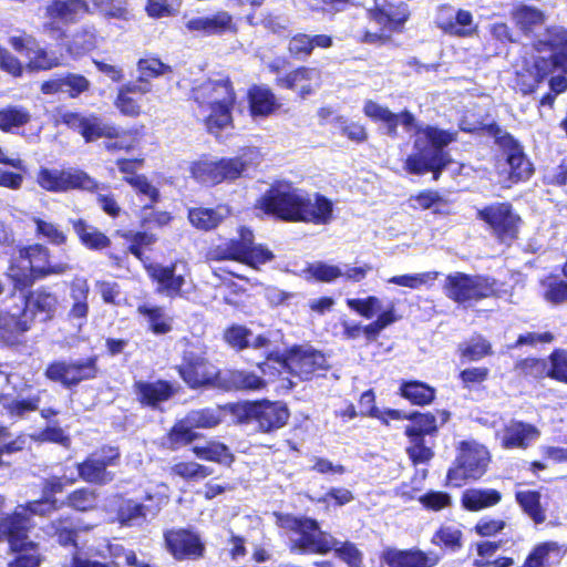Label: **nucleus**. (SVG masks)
Wrapping results in <instances>:
<instances>
[{
    "label": "nucleus",
    "mask_w": 567,
    "mask_h": 567,
    "mask_svg": "<svg viewBox=\"0 0 567 567\" xmlns=\"http://www.w3.org/2000/svg\"><path fill=\"white\" fill-rule=\"evenodd\" d=\"M276 258L267 244L257 243L254 230L248 226H239L237 236L225 244L209 247L205 251V260L210 262L235 261L258 270L261 266Z\"/></svg>",
    "instance_id": "20e7f679"
},
{
    "label": "nucleus",
    "mask_w": 567,
    "mask_h": 567,
    "mask_svg": "<svg viewBox=\"0 0 567 567\" xmlns=\"http://www.w3.org/2000/svg\"><path fill=\"white\" fill-rule=\"evenodd\" d=\"M176 370L187 388L192 390H219L223 370L218 369L205 352L184 351Z\"/></svg>",
    "instance_id": "dca6fc26"
},
{
    "label": "nucleus",
    "mask_w": 567,
    "mask_h": 567,
    "mask_svg": "<svg viewBox=\"0 0 567 567\" xmlns=\"http://www.w3.org/2000/svg\"><path fill=\"white\" fill-rule=\"evenodd\" d=\"M72 270L66 261H53L50 259V250L41 244L20 247L18 256L13 258L9 269V276L16 281L17 287H28L34 279L51 275H64Z\"/></svg>",
    "instance_id": "39448f33"
},
{
    "label": "nucleus",
    "mask_w": 567,
    "mask_h": 567,
    "mask_svg": "<svg viewBox=\"0 0 567 567\" xmlns=\"http://www.w3.org/2000/svg\"><path fill=\"white\" fill-rule=\"evenodd\" d=\"M400 319L401 316L396 313L395 306L391 302L373 321L362 326V334L368 341H375L385 328L398 322Z\"/></svg>",
    "instance_id": "864d4df0"
},
{
    "label": "nucleus",
    "mask_w": 567,
    "mask_h": 567,
    "mask_svg": "<svg viewBox=\"0 0 567 567\" xmlns=\"http://www.w3.org/2000/svg\"><path fill=\"white\" fill-rule=\"evenodd\" d=\"M73 230L81 244L91 250H102L111 245L110 238L83 219L72 220Z\"/></svg>",
    "instance_id": "37998d69"
},
{
    "label": "nucleus",
    "mask_w": 567,
    "mask_h": 567,
    "mask_svg": "<svg viewBox=\"0 0 567 567\" xmlns=\"http://www.w3.org/2000/svg\"><path fill=\"white\" fill-rule=\"evenodd\" d=\"M450 419L451 412L444 409L436 410L435 413L431 411H412L411 413L405 414L404 420H409L410 424L404 427V433L436 437L440 426L447 423Z\"/></svg>",
    "instance_id": "72a5a7b5"
},
{
    "label": "nucleus",
    "mask_w": 567,
    "mask_h": 567,
    "mask_svg": "<svg viewBox=\"0 0 567 567\" xmlns=\"http://www.w3.org/2000/svg\"><path fill=\"white\" fill-rule=\"evenodd\" d=\"M96 373V358H87L75 361H53L47 367L44 375L65 388H72L82 381L94 379Z\"/></svg>",
    "instance_id": "aec40b11"
},
{
    "label": "nucleus",
    "mask_w": 567,
    "mask_h": 567,
    "mask_svg": "<svg viewBox=\"0 0 567 567\" xmlns=\"http://www.w3.org/2000/svg\"><path fill=\"white\" fill-rule=\"evenodd\" d=\"M532 48L538 53L549 51L547 56L538 55L533 60L534 79L530 83L523 81L518 74L517 84L523 94L534 93L539 84L555 71L567 74V28L551 24L544 29L543 37L532 41Z\"/></svg>",
    "instance_id": "7ed1b4c3"
},
{
    "label": "nucleus",
    "mask_w": 567,
    "mask_h": 567,
    "mask_svg": "<svg viewBox=\"0 0 567 567\" xmlns=\"http://www.w3.org/2000/svg\"><path fill=\"white\" fill-rule=\"evenodd\" d=\"M329 364L321 351L303 350L299 346L291 348V359L289 373L301 380H310L320 371H327Z\"/></svg>",
    "instance_id": "c85d7f7f"
},
{
    "label": "nucleus",
    "mask_w": 567,
    "mask_h": 567,
    "mask_svg": "<svg viewBox=\"0 0 567 567\" xmlns=\"http://www.w3.org/2000/svg\"><path fill=\"white\" fill-rule=\"evenodd\" d=\"M505 167L498 172L503 188L527 182L535 173V168L528 156L522 148V144H499Z\"/></svg>",
    "instance_id": "412c9836"
},
{
    "label": "nucleus",
    "mask_w": 567,
    "mask_h": 567,
    "mask_svg": "<svg viewBox=\"0 0 567 567\" xmlns=\"http://www.w3.org/2000/svg\"><path fill=\"white\" fill-rule=\"evenodd\" d=\"M332 550L348 567H363V554L354 543L349 540L339 542L333 538Z\"/></svg>",
    "instance_id": "338daca9"
},
{
    "label": "nucleus",
    "mask_w": 567,
    "mask_h": 567,
    "mask_svg": "<svg viewBox=\"0 0 567 567\" xmlns=\"http://www.w3.org/2000/svg\"><path fill=\"white\" fill-rule=\"evenodd\" d=\"M436 27L445 34L456 38H471L477 32L473 14L464 9H458L454 18H444L440 13L436 18Z\"/></svg>",
    "instance_id": "4c0bfd02"
},
{
    "label": "nucleus",
    "mask_w": 567,
    "mask_h": 567,
    "mask_svg": "<svg viewBox=\"0 0 567 567\" xmlns=\"http://www.w3.org/2000/svg\"><path fill=\"white\" fill-rule=\"evenodd\" d=\"M193 99L199 109L209 110L204 118L208 133L218 137L234 127L233 111L237 105V92L229 75L206 80L194 90Z\"/></svg>",
    "instance_id": "f03ea898"
},
{
    "label": "nucleus",
    "mask_w": 567,
    "mask_h": 567,
    "mask_svg": "<svg viewBox=\"0 0 567 567\" xmlns=\"http://www.w3.org/2000/svg\"><path fill=\"white\" fill-rule=\"evenodd\" d=\"M267 388V381L254 371L227 369L221 372L219 390L224 392H257Z\"/></svg>",
    "instance_id": "7c9ffc66"
},
{
    "label": "nucleus",
    "mask_w": 567,
    "mask_h": 567,
    "mask_svg": "<svg viewBox=\"0 0 567 567\" xmlns=\"http://www.w3.org/2000/svg\"><path fill=\"white\" fill-rule=\"evenodd\" d=\"M122 130L105 123L100 116L90 114L85 117L81 135L85 142L99 138H118Z\"/></svg>",
    "instance_id": "a18cd8bd"
},
{
    "label": "nucleus",
    "mask_w": 567,
    "mask_h": 567,
    "mask_svg": "<svg viewBox=\"0 0 567 567\" xmlns=\"http://www.w3.org/2000/svg\"><path fill=\"white\" fill-rule=\"evenodd\" d=\"M289 417L288 406L280 401L262 399L244 405L246 423L252 424L258 433L272 434L286 426Z\"/></svg>",
    "instance_id": "f3484780"
},
{
    "label": "nucleus",
    "mask_w": 567,
    "mask_h": 567,
    "mask_svg": "<svg viewBox=\"0 0 567 567\" xmlns=\"http://www.w3.org/2000/svg\"><path fill=\"white\" fill-rule=\"evenodd\" d=\"M120 453L116 447L105 446L101 451L92 453L85 461L78 463L79 477L86 483L105 485L113 481L114 475L107 466L115 464Z\"/></svg>",
    "instance_id": "4be33fe9"
},
{
    "label": "nucleus",
    "mask_w": 567,
    "mask_h": 567,
    "mask_svg": "<svg viewBox=\"0 0 567 567\" xmlns=\"http://www.w3.org/2000/svg\"><path fill=\"white\" fill-rule=\"evenodd\" d=\"M491 453L476 441H461L457 454L445 476V485L462 487L481 480L488 470Z\"/></svg>",
    "instance_id": "6e6552de"
},
{
    "label": "nucleus",
    "mask_w": 567,
    "mask_h": 567,
    "mask_svg": "<svg viewBox=\"0 0 567 567\" xmlns=\"http://www.w3.org/2000/svg\"><path fill=\"white\" fill-rule=\"evenodd\" d=\"M367 18L379 27V31L365 30L360 41L362 43H388L393 34L402 33L411 19L410 6L402 0H373L365 10Z\"/></svg>",
    "instance_id": "0eeeda50"
},
{
    "label": "nucleus",
    "mask_w": 567,
    "mask_h": 567,
    "mask_svg": "<svg viewBox=\"0 0 567 567\" xmlns=\"http://www.w3.org/2000/svg\"><path fill=\"white\" fill-rule=\"evenodd\" d=\"M186 422L195 429L215 427L221 422V410L219 406L192 410L186 415Z\"/></svg>",
    "instance_id": "e2e57ef3"
},
{
    "label": "nucleus",
    "mask_w": 567,
    "mask_h": 567,
    "mask_svg": "<svg viewBox=\"0 0 567 567\" xmlns=\"http://www.w3.org/2000/svg\"><path fill=\"white\" fill-rule=\"evenodd\" d=\"M229 215L226 206L217 207L196 206L187 209V219L190 226L199 231L209 233L216 230Z\"/></svg>",
    "instance_id": "c9c22d12"
},
{
    "label": "nucleus",
    "mask_w": 567,
    "mask_h": 567,
    "mask_svg": "<svg viewBox=\"0 0 567 567\" xmlns=\"http://www.w3.org/2000/svg\"><path fill=\"white\" fill-rule=\"evenodd\" d=\"M246 168V163L239 157L221 158L219 161H197L190 166L192 177L200 184L215 186L224 181L239 178Z\"/></svg>",
    "instance_id": "6ab92c4d"
},
{
    "label": "nucleus",
    "mask_w": 567,
    "mask_h": 567,
    "mask_svg": "<svg viewBox=\"0 0 567 567\" xmlns=\"http://www.w3.org/2000/svg\"><path fill=\"white\" fill-rule=\"evenodd\" d=\"M431 544L444 551L457 553L463 547V532L454 526L441 525L433 533Z\"/></svg>",
    "instance_id": "09e8293b"
},
{
    "label": "nucleus",
    "mask_w": 567,
    "mask_h": 567,
    "mask_svg": "<svg viewBox=\"0 0 567 567\" xmlns=\"http://www.w3.org/2000/svg\"><path fill=\"white\" fill-rule=\"evenodd\" d=\"M540 499V493L535 489L518 491L515 493L516 503L536 525H540L546 520V513L542 506Z\"/></svg>",
    "instance_id": "c03bdc74"
},
{
    "label": "nucleus",
    "mask_w": 567,
    "mask_h": 567,
    "mask_svg": "<svg viewBox=\"0 0 567 567\" xmlns=\"http://www.w3.org/2000/svg\"><path fill=\"white\" fill-rule=\"evenodd\" d=\"M281 526L299 534L293 547L301 553L326 555L333 548V537L320 529L317 519L307 516L286 514Z\"/></svg>",
    "instance_id": "ddd939ff"
},
{
    "label": "nucleus",
    "mask_w": 567,
    "mask_h": 567,
    "mask_svg": "<svg viewBox=\"0 0 567 567\" xmlns=\"http://www.w3.org/2000/svg\"><path fill=\"white\" fill-rule=\"evenodd\" d=\"M169 473L185 482H199L210 476L214 470L210 466L188 460L174 463L171 466Z\"/></svg>",
    "instance_id": "8fccbe9b"
},
{
    "label": "nucleus",
    "mask_w": 567,
    "mask_h": 567,
    "mask_svg": "<svg viewBox=\"0 0 567 567\" xmlns=\"http://www.w3.org/2000/svg\"><path fill=\"white\" fill-rule=\"evenodd\" d=\"M195 427L183 421L176 422L167 432V443L171 450L176 451L182 446L188 445L200 437V434L194 431Z\"/></svg>",
    "instance_id": "052dcab7"
},
{
    "label": "nucleus",
    "mask_w": 567,
    "mask_h": 567,
    "mask_svg": "<svg viewBox=\"0 0 567 567\" xmlns=\"http://www.w3.org/2000/svg\"><path fill=\"white\" fill-rule=\"evenodd\" d=\"M409 444L405 452L413 465L426 464L434 457L432 445H427L425 437L427 435L404 433Z\"/></svg>",
    "instance_id": "5fc2aeb1"
},
{
    "label": "nucleus",
    "mask_w": 567,
    "mask_h": 567,
    "mask_svg": "<svg viewBox=\"0 0 567 567\" xmlns=\"http://www.w3.org/2000/svg\"><path fill=\"white\" fill-rule=\"evenodd\" d=\"M333 37L327 33L309 34L296 32L287 42V54L295 61H307L316 49L328 50L333 47Z\"/></svg>",
    "instance_id": "a878e982"
},
{
    "label": "nucleus",
    "mask_w": 567,
    "mask_h": 567,
    "mask_svg": "<svg viewBox=\"0 0 567 567\" xmlns=\"http://www.w3.org/2000/svg\"><path fill=\"white\" fill-rule=\"evenodd\" d=\"M333 208L332 200L326 195L315 193L311 196L288 181L274 182L254 203L258 217L318 226L332 221Z\"/></svg>",
    "instance_id": "f257e3e1"
},
{
    "label": "nucleus",
    "mask_w": 567,
    "mask_h": 567,
    "mask_svg": "<svg viewBox=\"0 0 567 567\" xmlns=\"http://www.w3.org/2000/svg\"><path fill=\"white\" fill-rule=\"evenodd\" d=\"M512 19L518 30L526 37L534 34L536 28L546 22L545 11L529 4H518L511 11Z\"/></svg>",
    "instance_id": "a19ab883"
},
{
    "label": "nucleus",
    "mask_w": 567,
    "mask_h": 567,
    "mask_svg": "<svg viewBox=\"0 0 567 567\" xmlns=\"http://www.w3.org/2000/svg\"><path fill=\"white\" fill-rule=\"evenodd\" d=\"M185 27L190 32H199L207 37L237 32L233 16L225 10H219L208 17L192 18L185 23Z\"/></svg>",
    "instance_id": "473e14b6"
},
{
    "label": "nucleus",
    "mask_w": 567,
    "mask_h": 567,
    "mask_svg": "<svg viewBox=\"0 0 567 567\" xmlns=\"http://www.w3.org/2000/svg\"><path fill=\"white\" fill-rule=\"evenodd\" d=\"M307 281L331 284L343 276V271L337 265L324 261L309 262L302 270Z\"/></svg>",
    "instance_id": "3c124183"
},
{
    "label": "nucleus",
    "mask_w": 567,
    "mask_h": 567,
    "mask_svg": "<svg viewBox=\"0 0 567 567\" xmlns=\"http://www.w3.org/2000/svg\"><path fill=\"white\" fill-rule=\"evenodd\" d=\"M166 551L177 561L200 560L205 557L206 545L198 532L189 527H174L163 534Z\"/></svg>",
    "instance_id": "a211bd4d"
},
{
    "label": "nucleus",
    "mask_w": 567,
    "mask_h": 567,
    "mask_svg": "<svg viewBox=\"0 0 567 567\" xmlns=\"http://www.w3.org/2000/svg\"><path fill=\"white\" fill-rule=\"evenodd\" d=\"M543 298L547 302L558 306L567 302V280L550 275L542 281Z\"/></svg>",
    "instance_id": "69168bd1"
},
{
    "label": "nucleus",
    "mask_w": 567,
    "mask_h": 567,
    "mask_svg": "<svg viewBox=\"0 0 567 567\" xmlns=\"http://www.w3.org/2000/svg\"><path fill=\"white\" fill-rule=\"evenodd\" d=\"M503 501L499 489L488 487H470L461 494L460 503L463 509L477 513L497 506Z\"/></svg>",
    "instance_id": "e433bc0d"
},
{
    "label": "nucleus",
    "mask_w": 567,
    "mask_h": 567,
    "mask_svg": "<svg viewBox=\"0 0 567 567\" xmlns=\"http://www.w3.org/2000/svg\"><path fill=\"white\" fill-rule=\"evenodd\" d=\"M110 550L114 558L110 561L101 563L97 560L74 557L72 567H120L122 564L136 566L137 558L133 551H125V549L118 545L110 546Z\"/></svg>",
    "instance_id": "de8ad7c7"
},
{
    "label": "nucleus",
    "mask_w": 567,
    "mask_h": 567,
    "mask_svg": "<svg viewBox=\"0 0 567 567\" xmlns=\"http://www.w3.org/2000/svg\"><path fill=\"white\" fill-rule=\"evenodd\" d=\"M141 95L142 90L137 85L126 84L118 90L115 105L121 113L137 116L140 114Z\"/></svg>",
    "instance_id": "bf43d9fd"
},
{
    "label": "nucleus",
    "mask_w": 567,
    "mask_h": 567,
    "mask_svg": "<svg viewBox=\"0 0 567 567\" xmlns=\"http://www.w3.org/2000/svg\"><path fill=\"white\" fill-rule=\"evenodd\" d=\"M540 436L539 429L524 421L512 420L497 434L504 450H526Z\"/></svg>",
    "instance_id": "cd10ccee"
},
{
    "label": "nucleus",
    "mask_w": 567,
    "mask_h": 567,
    "mask_svg": "<svg viewBox=\"0 0 567 567\" xmlns=\"http://www.w3.org/2000/svg\"><path fill=\"white\" fill-rule=\"evenodd\" d=\"M28 522L22 514L4 517L0 523V530L17 555L8 563V567H39L41 557L38 546L28 540Z\"/></svg>",
    "instance_id": "f8f14e48"
},
{
    "label": "nucleus",
    "mask_w": 567,
    "mask_h": 567,
    "mask_svg": "<svg viewBox=\"0 0 567 567\" xmlns=\"http://www.w3.org/2000/svg\"><path fill=\"white\" fill-rule=\"evenodd\" d=\"M246 100L249 115L254 118L269 117L281 107V103L268 85H250L246 92Z\"/></svg>",
    "instance_id": "2f4dec72"
},
{
    "label": "nucleus",
    "mask_w": 567,
    "mask_h": 567,
    "mask_svg": "<svg viewBox=\"0 0 567 567\" xmlns=\"http://www.w3.org/2000/svg\"><path fill=\"white\" fill-rule=\"evenodd\" d=\"M32 120L30 110L23 105H7L0 110V130L12 133Z\"/></svg>",
    "instance_id": "49530a36"
},
{
    "label": "nucleus",
    "mask_w": 567,
    "mask_h": 567,
    "mask_svg": "<svg viewBox=\"0 0 567 567\" xmlns=\"http://www.w3.org/2000/svg\"><path fill=\"white\" fill-rule=\"evenodd\" d=\"M90 528L89 525H83L70 516H64L50 522L43 530L49 537L56 538L59 544L66 546L75 544L79 532L89 530Z\"/></svg>",
    "instance_id": "ea45409f"
},
{
    "label": "nucleus",
    "mask_w": 567,
    "mask_h": 567,
    "mask_svg": "<svg viewBox=\"0 0 567 567\" xmlns=\"http://www.w3.org/2000/svg\"><path fill=\"white\" fill-rule=\"evenodd\" d=\"M30 326L27 321L19 319L16 315L0 311V341L13 342L19 334L28 331Z\"/></svg>",
    "instance_id": "680f3d73"
},
{
    "label": "nucleus",
    "mask_w": 567,
    "mask_h": 567,
    "mask_svg": "<svg viewBox=\"0 0 567 567\" xmlns=\"http://www.w3.org/2000/svg\"><path fill=\"white\" fill-rule=\"evenodd\" d=\"M514 371L518 377L527 380H544L548 378V363L543 358L526 357L514 363Z\"/></svg>",
    "instance_id": "13d9d810"
},
{
    "label": "nucleus",
    "mask_w": 567,
    "mask_h": 567,
    "mask_svg": "<svg viewBox=\"0 0 567 567\" xmlns=\"http://www.w3.org/2000/svg\"><path fill=\"white\" fill-rule=\"evenodd\" d=\"M251 334V330L246 326L233 323L224 329L223 340L229 348L240 352L250 348L249 339Z\"/></svg>",
    "instance_id": "0e129e2a"
},
{
    "label": "nucleus",
    "mask_w": 567,
    "mask_h": 567,
    "mask_svg": "<svg viewBox=\"0 0 567 567\" xmlns=\"http://www.w3.org/2000/svg\"><path fill=\"white\" fill-rule=\"evenodd\" d=\"M362 112L372 122L382 123L390 137L398 135V126L402 124L406 132L413 133L416 138L415 142L421 138L425 142H452V136L447 132L430 125L422 126L416 122L413 113L406 109L396 114L373 100H365Z\"/></svg>",
    "instance_id": "423d86ee"
},
{
    "label": "nucleus",
    "mask_w": 567,
    "mask_h": 567,
    "mask_svg": "<svg viewBox=\"0 0 567 567\" xmlns=\"http://www.w3.org/2000/svg\"><path fill=\"white\" fill-rule=\"evenodd\" d=\"M410 200L415 203L412 205L415 209L426 210L433 208L434 214H449L447 207L450 202L437 190L422 189L411 196Z\"/></svg>",
    "instance_id": "4d7b16f0"
},
{
    "label": "nucleus",
    "mask_w": 567,
    "mask_h": 567,
    "mask_svg": "<svg viewBox=\"0 0 567 567\" xmlns=\"http://www.w3.org/2000/svg\"><path fill=\"white\" fill-rule=\"evenodd\" d=\"M177 261L169 265L159 262H150L144 268L153 284L156 285V291L163 293L171 299L182 297L185 286V277L176 272Z\"/></svg>",
    "instance_id": "5701e85b"
},
{
    "label": "nucleus",
    "mask_w": 567,
    "mask_h": 567,
    "mask_svg": "<svg viewBox=\"0 0 567 567\" xmlns=\"http://www.w3.org/2000/svg\"><path fill=\"white\" fill-rule=\"evenodd\" d=\"M458 355L463 361H480L493 354L492 343L482 334H476L468 342L458 346Z\"/></svg>",
    "instance_id": "6e6d98bb"
},
{
    "label": "nucleus",
    "mask_w": 567,
    "mask_h": 567,
    "mask_svg": "<svg viewBox=\"0 0 567 567\" xmlns=\"http://www.w3.org/2000/svg\"><path fill=\"white\" fill-rule=\"evenodd\" d=\"M192 452L203 461L214 462L230 466L235 462V455L223 442L208 441L205 445H195Z\"/></svg>",
    "instance_id": "79ce46f5"
},
{
    "label": "nucleus",
    "mask_w": 567,
    "mask_h": 567,
    "mask_svg": "<svg viewBox=\"0 0 567 567\" xmlns=\"http://www.w3.org/2000/svg\"><path fill=\"white\" fill-rule=\"evenodd\" d=\"M414 151L406 156L403 169L415 176L432 175V181L437 182L442 173L453 163L449 144H414Z\"/></svg>",
    "instance_id": "2eb2a0df"
},
{
    "label": "nucleus",
    "mask_w": 567,
    "mask_h": 567,
    "mask_svg": "<svg viewBox=\"0 0 567 567\" xmlns=\"http://www.w3.org/2000/svg\"><path fill=\"white\" fill-rule=\"evenodd\" d=\"M567 554V544L546 540L536 544L519 567H553Z\"/></svg>",
    "instance_id": "f704fd0d"
},
{
    "label": "nucleus",
    "mask_w": 567,
    "mask_h": 567,
    "mask_svg": "<svg viewBox=\"0 0 567 567\" xmlns=\"http://www.w3.org/2000/svg\"><path fill=\"white\" fill-rule=\"evenodd\" d=\"M147 329L155 336H165L173 331L174 319L162 306H144Z\"/></svg>",
    "instance_id": "603ef678"
},
{
    "label": "nucleus",
    "mask_w": 567,
    "mask_h": 567,
    "mask_svg": "<svg viewBox=\"0 0 567 567\" xmlns=\"http://www.w3.org/2000/svg\"><path fill=\"white\" fill-rule=\"evenodd\" d=\"M320 71L308 65H298L281 76L275 79V85L279 89L297 91L300 99L315 93L320 82Z\"/></svg>",
    "instance_id": "393cba45"
},
{
    "label": "nucleus",
    "mask_w": 567,
    "mask_h": 567,
    "mask_svg": "<svg viewBox=\"0 0 567 567\" xmlns=\"http://www.w3.org/2000/svg\"><path fill=\"white\" fill-rule=\"evenodd\" d=\"M548 378L563 384H567V350L554 349L548 355Z\"/></svg>",
    "instance_id": "774afa93"
},
{
    "label": "nucleus",
    "mask_w": 567,
    "mask_h": 567,
    "mask_svg": "<svg viewBox=\"0 0 567 567\" xmlns=\"http://www.w3.org/2000/svg\"><path fill=\"white\" fill-rule=\"evenodd\" d=\"M10 47L18 53L28 56L25 69L30 73L47 72L68 64L63 49L54 45H41L40 41L25 30L8 40Z\"/></svg>",
    "instance_id": "1a4fd4ad"
},
{
    "label": "nucleus",
    "mask_w": 567,
    "mask_h": 567,
    "mask_svg": "<svg viewBox=\"0 0 567 567\" xmlns=\"http://www.w3.org/2000/svg\"><path fill=\"white\" fill-rule=\"evenodd\" d=\"M382 561L388 567H435L441 556L434 551H424L412 547L408 549L386 548L382 553Z\"/></svg>",
    "instance_id": "bb28decb"
},
{
    "label": "nucleus",
    "mask_w": 567,
    "mask_h": 567,
    "mask_svg": "<svg viewBox=\"0 0 567 567\" xmlns=\"http://www.w3.org/2000/svg\"><path fill=\"white\" fill-rule=\"evenodd\" d=\"M476 218L501 244L511 246L519 237L523 219L511 202H494L477 209Z\"/></svg>",
    "instance_id": "9b49d317"
},
{
    "label": "nucleus",
    "mask_w": 567,
    "mask_h": 567,
    "mask_svg": "<svg viewBox=\"0 0 567 567\" xmlns=\"http://www.w3.org/2000/svg\"><path fill=\"white\" fill-rule=\"evenodd\" d=\"M91 12L86 0H49L44 7L47 21L42 23V30L54 40H64L68 31L61 24H75Z\"/></svg>",
    "instance_id": "4468645a"
},
{
    "label": "nucleus",
    "mask_w": 567,
    "mask_h": 567,
    "mask_svg": "<svg viewBox=\"0 0 567 567\" xmlns=\"http://www.w3.org/2000/svg\"><path fill=\"white\" fill-rule=\"evenodd\" d=\"M398 394L411 405L426 406L434 402L436 390L434 386L420 380H401Z\"/></svg>",
    "instance_id": "58836bf2"
},
{
    "label": "nucleus",
    "mask_w": 567,
    "mask_h": 567,
    "mask_svg": "<svg viewBox=\"0 0 567 567\" xmlns=\"http://www.w3.org/2000/svg\"><path fill=\"white\" fill-rule=\"evenodd\" d=\"M91 82L81 73L64 72L56 74L40 84V92L44 95L65 94L75 100L90 92Z\"/></svg>",
    "instance_id": "b1692460"
},
{
    "label": "nucleus",
    "mask_w": 567,
    "mask_h": 567,
    "mask_svg": "<svg viewBox=\"0 0 567 567\" xmlns=\"http://www.w3.org/2000/svg\"><path fill=\"white\" fill-rule=\"evenodd\" d=\"M56 47L63 49L66 61L78 60L97 49L100 37L93 25H83L79 28L72 37L64 40H55Z\"/></svg>",
    "instance_id": "c756f323"
},
{
    "label": "nucleus",
    "mask_w": 567,
    "mask_h": 567,
    "mask_svg": "<svg viewBox=\"0 0 567 567\" xmlns=\"http://www.w3.org/2000/svg\"><path fill=\"white\" fill-rule=\"evenodd\" d=\"M442 289L447 299L458 305L498 296V282L495 278L462 271L446 275Z\"/></svg>",
    "instance_id": "9d476101"
}]
</instances>
